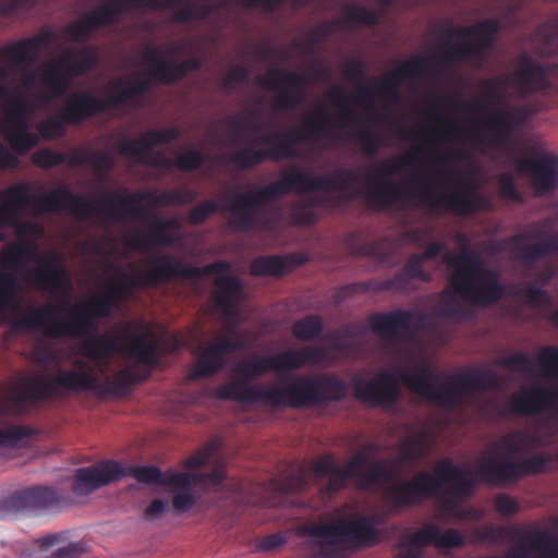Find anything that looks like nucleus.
Wrapping results in <instances>:
<instances>
[{
    "mask_svg": "<svg viewBox=\"0 0 558 558\" xmlns=\"http://www.w3.org/2000/svg\"><path fill=\"white\" fill-rule=\"evenodd\" d=\"M196 191L178 187L157 193L154 190L131 192L126 187L101 191L96 199L74 194L61 184L47 194L32 195L26 182L13 184L0 192V226H12L32 206L36 213L70 211L80 217L101 216L109 221L122 222L145 219L150 207L182 206L193 203Z\"/></svg>",
    "mask_w": 558,
    "mask_h": 558,
    "instance_id": "nucleus-1",
    "label": "nucleus"
},
{
    "mask_svg": "<svg viewBox=\"0 0 558 558\" xmlns=\"http://www.w3.org/2000/svg\"><path fill=\"white\" fill-rule=\"evenodd\" d=\"M356 179L357 172L352 169L339 168L328 174L315 175L292 167L282 172L279 180L266 186L234 193L221 204L216 201L198 204L190 210L187 219L192 225H201L222 209L231 214L239 229L251 230L256 226L263 208L279 196L290 193L339 191L342 193V199L351 201L359 195L352 187Z\"/></svg>",
    "mask_w": 558,
    "mask_h": 558,
    "instance_id": "nucleus-2",
    "label": "nucleus"
},
{
    "mask_svg": "<svg viewBox=\"0 0 558 558\" xmlns=\"http://www.w3.org/2000/svg\"><path fill=\"white\" fill-rule=\"evenodd\" d=\"M504 29L499 19H484L471 26H450L444 33L448 38H469L457 46L449 44L438 53L428 57H412L397 69L384 75L377 87V94L390 101L400 99L401 83L429 74H438L442 69L457 61H470L475 68H481L495 45V37Z\"/></svg>",
    "mask_w": 558,
    "mask_h": 558,
    "instance_id": "nucleus-3",
    "label": "nucleus"
},
{
    "mask_svg": "<svg viewBox=\"0 0 558 558\" xmlns=\"http://www.w3.org/2000/svg\"><path fill=\"white\" fill-rule=\"evenodd\" d=\"M549 462V457L544 454L523 460L488 456L483 458L473 472H466L449 458H445L434 468V476L439 478L441 486L435 497L445 514L463 518L464 515L456 511V498L469 496L473 492L475 480L495 485L514 484L527 475L543 473Z\"/></svg>",
    "mask_w": 558,
    "mask_h": 558,
    "instance_id": "nucleus-4",
    "label": "nucleus"
},
{
    "mask_svg": "<svg viewBox=\"0 0 558 558\" xmlns=\"http://www.w3.org/2000/svg\"><path fill=\"white\" fill-rule=\"evenodd\" d=\"M366 183L364 198L371 207L378 210L402 204L407 198H417L421 206L434 213L446 211L463 217L472 216L485 208V201L476 193L477 185L464 178L448 193H436L433 183L424 180L421 174L410 178L408 191H403L392 180H372Z\"/></svg>",
    "mask_w": 558,
    "mask_h": 558,
    "instance_id": "nucleus-5",
    "label": "nucleus"
},
{
    "mask_svg": "<svg viewBox=\"0 0 558 558\" xmlns=\"http://www.w3.org/2000/svg\"><path fill=\"white\" fill-rule=\"evenodd\" d=\"M143 379L134 371L122 369L112 380L101 383L93 372L76 369H59L53 377L38 374L21 380L12 390L4 404V411L12 415H23L28 412L29 402H40L52 399L60 390L71 392L96 391L99 395H116L119 397L130 392L131 387Z\"/></svg>",
    "mask_w": 558,
    "mask_h": 558,
    "instance_id": "nucleus-6",
    "label": "nucleus"
},
{
    "mask_svg": "<svg viewBox=\"0 0 558 558\" xmlns=\"http://www.w3.org/2000/svg\"><path fill=\"white\" fill-rule=\"evenodd\" d=\"M348 392V384L333 374L303 375L295 377L284 387H246L234 380L217 389L221 400L260 401L270 407L302 409L329 402L342 401Z\"/></svg>",
    "mask_w": 558,
    "mask_h": 558,
    "instance_id": "nucleus-7",
    "label": "nucleus"
},
{
    "mask_svg": "<svg viewBox=\"0 0 558 558\" xmlns=\"http://www.w3.org/2000/svg\"><path fill=\"white\" fill-rule=\"evenodd\" d=\"M329 124L330 119L325 108L319 107L303 120L301 129L291 128L286 133L256 137L245 147L221 158V161L239 170H248L268 160L296 158L299 143H315L323 138L337 140V136L329 132Z\"/></svg>",
    "mask_w": 558,
    "mask_h": 558,
    "instance_id": "nucleus-8",
    "label": "nucleus"
},
{
    "mask_svg": "<svg viewBox=\"0 0 558 558\" xmlns=\"http://www.w3.org/2000/svg\"><path fill=\"white\" fill-rule=\"evenodd\" d=\"M114 301L105 293L94 296L89 302L69 310L64 305L45 304L34 308L27 315L10 322L15 331L44 330L51 338H71L84 340L97 328V320L108 318L114 307Z\"/></svg>",
    "mask_w": 558,
    "mask_h": 558,
    "instance_id": "nucleus-9",
    "label": "nucleus"
},
{
    "mask_svg": "<svg viewBox=\"0 0 558 558\" xmlns=\"http://www.w3.org/2000/svg\"><path fill=\"white\" fill-rule=\"evenodd\" d=\"M108 88L111 92L108 97H99L90 93L72 94L66 105L57 114L38 123L37 130L40 136L45 140L61 137L65 133L66 125H78L96 114L105 113L143 96L149 89V82L117 78L108 84Z\"/></svg>",
    "mask_w": 558,
    "mask_h": 558,
    "instance_id": "nucleus-10",
    "label": "nucleus"
},
{
    "mask_svg": "<svg viewBox=\"0 0 558 558\" xmlns=\"http://www.w3.org/2000/svg\"><path fill=\"white\" fill-rule=\"evenodd\" d=\"M399 375L402 384L411 391L447 410L460 407L471 391L496 390L502 384L501 377L492 369L472 368L461 372L439 387L434 386L438 375L426 364L418 365L414 372L402 368Z\"/></svg>",
    "mask_w": 558,
    "mask_h": 558,
    "instance_id": "nucleus-11",
    "label": "nucleus"
},
{
    "mask_svg": "<svg viewBox=\"0 0 558 558\" xmlns=\"http://www.w3.org/2000/svg\"><path fill=\"white\" fill-rule=\"evenodd\" d=\"M383 519L378 514L364 515L353 513L336 520L314 522L302 527V534L315 538L311 545H318V558H331L333 546L347 548L373 547L381 541V530L376 525Z\"/></svg>",
    "mask_w": 558,
    "mask_h": 558,
    "instance_id": "nucleus-12",
    "label": "nucleus"
},
{
    "mask_svg": "<svg viewBox=\"0 0 558 558\" xmlns=\"http://www.w3.org/2000/svg\"><path fill=\"white\" fill-rule=\"evenodd\" d=\"M461 251L448 262L453 269L449 287L464 301L477 307L498 303L506 294L497 270L485 266L482 257L471 251L472 246H460Z\"/></svg>",
    "mask_w": 558,
    "mask_h": 558,
    "instance_id": "nucleus-13",
    "label": "nucleus"
},
{
    "mask_svg": "<svg viewBox=\"0 0 558 558\" xmlns=\"http://www.w3.org/2000/svg\"><path fill=\"white\" fill-rule=\"evenodd\" d=\"M314 471L317 476L327 477L326 490L329 494L344 489L351 478H356L361 488L369 489L392 482L397 475L386 461H371L364 452L355 453L343 466H339L332 456H325L315 462Z\"/></svg>",
    "mask_w": 558,
    "mask_h": 558,
    "instance_id": "nucleus-14",
    "label": "nucleus"
},
{
    "mask_svg": "<svg viewBox=\"0 0 558 558\" xmlns=\"http://www.w3.org/2000/svg\"><path fill=\"white\" fill-rule=\"evenodd\" d=\"M80 352L99 366H108L116 353H128L141 364L150 367L159 362L157 344L147 341L144 335H135L129 328L113 336H89L83 340Z\"/></svg>",
    "mask_w": 558,
    "mask_h": 558,
    "instance_id": "nucleus-15",
    "label": "nucleus"
},
{
    "mask_svg": "<svg viewBox=\"0 0 558 558\" xmlns=\"http://www.w3.org/2000/svg\"><path fill=\"white\" fill-rule=\"evenodd\" d=\"M77 54L80 58H75V52L69 50L63 57L49 60L41 66L39 80L45 90L38 95V99L43 105L62 97L73 78L97 66L98 56L95 47H84Z\"/></svg>",
    "mask_w": 558,
    "mask_h": 558,
    "instance_id": "nucleus-16",
    "label": "nucleus"
},
{
    "mask_svg": "<svg viewBox=\"0 0 558 558\" xmlns=\"http://www.w3.org/2000/svg\"><path fill=\"white\" fill-rule=\"evenodd\" d=\"M330 77L331 71L320 62H315L310 68V75L274 69L268 76H258L257 84L267 89L279 92L274 102L276 110L291 111L304 101L306 90L312 83L324 82Z\"/></svg>",
    "mask_w": 558,
    "mask_h": 558,
    "instance_id": "nucleus-17",
    "label": "nucleus"
},
{
    "mask_svg": "<svg viewBox=\"0 0 558 558\" xmlns=\"http://www.w3.org/2000/svg\"><path fill=\"white\" fill-rule=\"evenodd\" d=\"M327 357V351L319 345H305L299 350H287L268 356H252L242 360L234 367V374L245 380H253L267 372L299 369L304 365H316Z\"/></svg>",
    "mask_w": 558,
    "mask_h": 558,
    "instance_id": "nucleus-18",
    "label": "nucleus"
},
{
    "mask_svg": "<svg viewBox=\"0 0 558 558\" xmlns=\"http://www.w3.org/2000/svg\"><path fill=\"white\" fill-rule=\"evenodd\" d=\"M548 76L549 71L545 64L534 62L524 56L517 70L505 76L483 80L481 85L489 97H494L506 86H511L520 98H526L537 93L548 92L551 88Z\"/></svg>",
    "mask_w": 558,
    "mask_h": 558,
    "instance_id": "nucleus-19",
    "label": "nucleus"
},
{
    "mask_svg": "<svg viewBox=\"0 0 558 558\" xmlns=\"http://www.w3.org/2000/svg\"><path fill=\"white\" fill-rule=\"evenodd\" d=\"M230 269L231 264L226 260H217L198 267L185 264L170 256H160L151 260L149 269L142 275V278L146 283L156 286L177 277L198 279Z\"/></svg>",
    "mask_w": 558,
    "mask_h": 558,
    "instance_id": "nucleus-20",
    "label": "nucleus"
},
{
    "mask_svg": "<svg viewBox=\"0 0 558 558\" xmlns=\"http://www.w3.org/2000/svg\"><path fill=\"white\" fill-rule=\"evenodd\" d=\"M52 37L50 31H43L0 48V61H8L23 72L22 85L25 88L36 85V72L29 68L35 62L38 51L49 45Z\"/></svg>",
    "mask_w": 558,
    "mask_h": 558,
    "instance_id": "nucleus-21",
    "label": "nucleus"
},
{
    "mask_svg": "<svg viewBox=\"0 0 558 558\" xmlns=\"http://www.w3.org/2000/svg\"><path fill=\"white\" fill-rule=\"evenodd\" d=\"M60 492L49 486H32L14 492L0 501V518L17 511H53L63 505Z\"/></svg>",
    "mask_w": 558,
    "mask_h": 558,
    "instance_id": "nucleus-22",
    "label": "nucleus"
},
{
    "mask_svg": "<svg viewBox=\"0 0 558 558\" xmlns=\"http://www.w3.org/2000/svg\"><path fill=\"white\" fill-rule=\"evenodd\" d=\"M440 488L438 477L428 472H421L410 481L390 486L386 490V501L392 510L398 511L434 498Z\"/></svg>",
    "mask_w": 558,
    "mask_h": 558,
    "instance_id": "nucleus-23",
    "label": "nucleus"
},
{
    "mask_svg": "<svg viewBox=\"0 0 558 558\" xmlns=\"http://www.w3.org/2000/svg\"><path fill=\"white\" fill-rule=\"evenodd\" d=\"M245 349L242 333L231 330L230 335L217 337L202 350L197 364L190 374L193 380L216 375L226 364L228 354Z\"/></svg>",
    "mask_w": 558,
    "mask_h": 558,
    "instance_id": "nucleus-24",
    "label": "nucleus"
},
{
    "mask_svg": "<svg viewBox=\"0 0 558 558\" xmlns=\"http://www.w3.org/2000/svg\"><path fill=\"white\" fill-rule=\"evenodd\" d=\"M548 412L551 417L558 418V386L546 388L534 386L513 395L504 408V414L517 416H534Z\"/></svg>",
    "mask_w": 558,
    "mask_h": 558,
    "instance_id": "nucleus-25",
    "label": "nucleus"
},
{
    "mask_svg": "<svg viewBox=\"0 0 558 558\" xmlns=\"http://www.w3.org/2000/svg\"><path fill=\"white\" fill-rule=\"evenodd\" d=\"M144 60L150 65L147 75L162 85H173L186 77L192 71L201 70V59L191 57L182 61L165 59L155 48H146L143 52Z\"/></svg>",
    "mask_w": 558,
    "mask_h": 558,
    "instance_id": "nucleus-26",
    "label": "nucleus"
},
{
    "mask_svg": "<svg viewBox=\"0 0 558 558\" xmlns=\"http://www.w3.org/2000/svg\"><path fill=\"white\" fill-rule=\"evenodd\" d=\"M510 532L521 542L506 554L507 558H529L530 551L536 553L534 558H558V537L549 531L511 527Z\"/></svg>",
    "mask_w": 558,
    "mask_h": 558,
    "instance_id": "nucleus-27",
    "label": "nucleus"
},
{
    "mask_svg": "<svg viewBox=\"0 0 558 558\" xmlns=\"http://www.w3.org/2000/svg\"><path fill=\"white\" fill-rule=\"evenodd\" d=\"M442 247L427 246L428 250L424 255H411L400 272L396 274L392 278L375 282L374 289L376 291L409 292L414 288L412 284L413 279L429 282L433 276L423 269L422 264L425 259L438 255Z\"/></svg>",
    "mask_w": 558,
    "mask_h": 558,
    "instance_id": "nucleus-28",
    "label": "nucleus"
},
{
    "mask_svg": "<svg viewBox=\"0 0 558 558\" xmlns=\"http://www.w3.org/2000/svg\"><path fill=\"white\" fill-rule=\"evenodd\" d=\"M123 474L124 468L113 460L80 468L74 473L72 492L78 496H86L102 486L119 481Z\"/></svg>",
    "mask_w": 558,
    "mask_h": 558,
    "instance_id": "nucleus-29",
    "label": "nucleus"
},
{
    "mask_svg": "<svg viewBox=\"0 0 558 558\" xmlns=\"http://www.w3.org/2000/svg\"><path fill=\"white\" fill-rule=\"evenodd\" d=\"M354 397L375 405H392L400 400L401 389L395 374L380 372L371 380H356Z\"/></svg>",
    "mask_w": 558,
    "mask_h": 558,
    "instance_id": "nucleus-30",
    "label": "nucleus"
},
{
    "mask_svg": "<svg viewBox=\"0 0 558 558\" xmlns=\"http://www.w3.org/2000/svg\"><path fill=\"white\" fill-rule=\"evenodd\" d=\"M518 170L533 175L536 195L549 194L558 186L557 161L550 155L520 159Z\"/></svg>",
    "mask_w": 558,
    "mask_h": 558,
    "instance_id": "nucleus-31",
    "label": "nucleus"
},
{
    "mask_svg": "<svg viewBox=\"0 0 558 558\" xmlns=\"http://www.w3.org/2000/svg\"><path fill=\"white\" fill-rule=\"evenodd\" d=\"M4 260L0 269V314H7L10 310H19L15 301L17 279L5 267L22 266L25 263V250L28 246H5ZM37 248L38 246H33Z\"/></svg>",
    "mask_w": 558,
    "mask_h": 558,
    "instance_id": "nucleus-32",
    "label": "nucleus"
},
{
    "mask_svg": "<svg viewBox=\"0 0 558 558\" xmlns=\"http://www.w3.org/2000/svg\"><path fill=\"white\" fill-rule=\"evenodd\" d=\"M465 544V537L456 529L442 532L436 524H426L414 534L402 536L400 546L404 548H420L435 545L440 548H458Z\"/></svg>",
    "mask_w": 558,
    "mask_h": 558,
    "instance_id": "nucleus-33",
    "label": "nucleus"
},
{
    "mask_svg": "<svg viewBox=\"0 0 558 558\" xmlns=\"http://www.w3.org/2000/svg\"><path fill=\"white\" fill-rule=\"evenodd\" d=\"M37 287L52 294L69 293L72 290L71 277L65 266L56 257L43 258L38 268L29 274Z\"/></svg>",
    "mask_w": 558,
    "mask_h": 558,
    "instance_id": "nucleus-34",
    "label": "nucleus"
},
{
    "mask_svg": "<svg viewBox=\"0 0 558 558\" xmlns=\"http://www.w3.org/2000/svg\"><path fill=\"white\" fill-rule=\"evenodd\" d=\"M217 275L214 280L216 290L213 294L215 306L226 318H235L239 315L238 301L243 294L242 280L236 276L226 275V271Z\"/></svg>",
    "mask_w": 558,
    "mask_h": 558,
    "instance_id": "nucleus-35",
    "label": "nucleus"
},
{
    "mask_svg": "<svg viewBox=\"0 0 558 558\" xmlns=\"http://www.w3.org/2000/svg\"><path fill=\"white\" fill-rule=\"evenodd\" d=\"M343 21L325 22L318 25L313 31V38L311 39L312 45H317L323 41L328 35H330L336 27H345L344 23L348 24H360L365 26H376L381 14L375 10L367 9L357 3H351L344 8Z\"/></svg>",
    "mask_w": 558,
    "mask_h": 558,
    "instance_id": "nucleus-36",
    "label": "nucleus"
},
{
    "mask_svg": "<svg viewBox=\"0 0 558 558\" xmlns=\"http://www.w3.org/2000/svg\"><path fill=\"white\" fill-rule=\"evenodd\" d=\"M116 13L117 10L113 5L101 4L90 10L83 19L69 25L66 34L71 40L82 43L86 40L94 31L117 24L114 21Z\"/></svg>",
    "mask_w": 558,
    "mask_h": 558,
    "instance_id": "nucleus-37",
    "label": "nucleus"
},
{
    "mask_svg": "<svg viewBox=\"0 0 558 558\" xmlns=\"http://www.w3.org/2000/svg\"><path fill=\"white\" fill-rule=\"evenodd\" d=\"M180 136L181 131L177 126L149 130L140 138H123L118 145V150L121 155H148L154 146L169 144Z\"/></svg>",
    "mask_w": 558,
    "mask_h": 558,
    "instance_id": "nucleus-38",
    "label": "nucleus"
},
{
    "mask_svg": "<svg viewBox=\"0 0 558 558\" xmlns=\"http://www.w3.org/2000/svg\"><path fill=\"white\" fill-rule=\"evenodd\" d=\"M410 310H395L388 313H375L368 316L367 322L373 332L388 340L399 338L400 330H408L413 320Z\"/></svg>",
    "mask_w": 558,
    "mask_h": 558,
    "instance_id": "nucleus-39",
    "label": "nucleus"
},
{
    "mask_svg": "<svg viewBox=\"0 0 558 558\" xmlns=\"http://www.w3.org/2000/svg\"><path fill=\"white\" fill-rule=\"evenodd\" d=\"M124 476H133L142 484H156L160 486H186L190 482V473L165 472L158 466H129L124 469Z\"/></svg>",
    "mask_w": 558,
    "mask_h": 558,
    "instance_id": "nucleus-40",
    "label": "nucleus"
},
{
    "mask_svg": "<svg viewBox=\"0 0 558 558\" xmlns=\"http://www.w3.org/2000/svg\"><path fill=\"white\" fill-rule=\"evenodd\" d=\"M1 132L15 155H26L38 145V136L29 131L28 118H20L11 122L5 121Z\"/></svg>",
    "mask_w": 558,
    "mask_h": 558,
    "instance_id": "nucleus-41",
    "label": "nucleus"
},
{
    "mask_svg": "<svg viewBox=\"0 0 558 558\" xmlns=\"http://www.w3.org/2000/svg\"><path fill=\"white\" fill-rule=\"evenodd\" d=\"M529 119L526 108L512 106L505 111L493 112L486 120V125L494 132L499 141L510 138L514 128L520 126Z\"/></svg>",
    "mask_w": 558,
    "mask_h": 558,
    "instance_id": "nucleus-42",
    "label": "nucleus"
},
{
    "mask_svg": "<svg viewBox=\"0 0 558 558\" xmlns=\"http://www.w3.org/2000/svg\"><path fill=\"white\" fill-rule=\"evenodd\" d=\"M305 258L301 255L257 257L251 263L250 270L253 276L281 277L302 265Z\"/></svg>",
    "mask_w": 558,
    "mask_h": 558,
    "instance_id": "nucleus-43",
    "label": "nucleus"
},
{
    "mask_svg": "<svg viewBox=\"0 0 558 558\" xmlns=\"http://www.w3.org/2000/svg\"><path fill=\"white\" fill-rule=\"evenodd\" d=\"M343 76L347 81L359 83L353 101L365 109L374 107L375 89L372 86L362 84L365 78L366 64L361 59H352L343 65Z\"/></svg>",
    "mask_w": 558,
    "mask_h": 558,
    "instance_id": "nucleus-44",
    "label": "nucleus"
},
{
    "mask_svg": "<svg viewBox=\"0 0 558 558\" xmlns=\"http://www.w3.org/2000/svg\"><path fill=\"white\" fill-rule=\"evenodd\" d=\"M153 208L150 207L148 216L141 221V223L145 225L150 231L151 235L155 238L156 242L154 244H174L171 239V232L175 226V222L170 219H163L161 217L156 216L153 213ZM123 244H151L150 242H135L128 241Z\"/></svg>",
    "mask_w": 558,
    "mask_h": 558,
    "instance_id": "nucleus-45",
    "label": "nucleus"
},
{
    "mask_svg": "<svg viewBox=\"0 0 558 558\" xmlns=\"http://www.w3.org/2000/svg\"><path fill=\"white\" fill-rule=\"evenodd\" d=\"M182 0H106L105 5H113L117 10L114 14L116 23H119L122 15L131 9L150 8L156 10H172L178 7Z\"/></svg>",
    "mask_w": 558,
    "mask_h": 558,
    "instance_id": "nucleus-46",
    "label": "nucleus"
},
{
    "mask_svg": "<svg viewBox=\"0 0 558 558\" xmlns=\"http://www.w3.org/2000/svg\"><path fill=\"white\" fill-rule=\"evenodd\" d=\"M432 442L425 432L405 438L400 445L401 461L417 462L429 454Z\"/></svg>",
    "mask_w": 558,
    "mask_h": 558,
    "instance_id": "nucleus-47",
    "label": "nucleus"
},
{
    "mask_svg": "<svg viewBox=\"0 0 558 558\" xmlns=\"http://www.w3.org/2000/svg\"><path fill=\"white\" fill-rule=\"evenodd\" d=\"M414 161H415L414 151H412L408 155L398 157L396 159H386V160L381 161L379 165H377L376 167L372 168L366 173L365 179H366V181L383 180V179L390 180V178L393 177L395 174H397L400 170L413 166Z\"/></svg>",
    "mask_w": 558,
    "mask_h": 558,
    "instance_id": "nucleus-48",
    "label": "nucleus"
},
{
    "mask_svg": "<svg viewBox=\"0 0 558 558\" xmlns=\"http://www.w3.org/2000/svg\"><path fill=\"white\" fill-rule=\"evenodd\" d=\"M174 9L178 10L172 13L171 21L178 24L189 23L191 21H204L215 11L214 7L209 3L194 5L191 0H182Z\"/></svg>",
    "mask_w": 558,
    "mask_h": 558,
    "instance_id": "nucleus-49",
    "label": "nucleus"
},
{
    "mask_svg": "<svg viewBox=\"0 0 558 558\" xmlns=\"http://www.w3.org/2000/svg\"><path fill=\"white\" fill-rule=\"evenodd\" d=\"M324 330V322L319 315H307L292 325V335L301 341L317 339Z\"/></svg>",
    "mask_w": 558,
    "mask_h": 558,
    "instance_id": "nucleus-50",
    "label": "nucleus"
},
{
    "mask_svg": "<svg viewBox=\"0 0 558 558\" xmlns=\"http://www.w3.org/2000/svg\"><path fill=\"white\" fill-rule=\"evenodd\" d=\"M348 138L359 143L362 153L367 157L376 156L383 146L381 136L368 126L351 133Z\"/></svg>",
    "mask_w": 558,
    "mask_h": 558,
    "instance_id": "nucleus-51",
    "label": "nucleus"
},
{
    "mask_svg": "<svg viewBox=\"0 0 558 558\" xmlns=\"http://www.w3.org/2000/svg\"><path fill=\"white\" fill-rule=\"evenodd\" d=\"M513 295L522 299L533 308H539L549 304V294L543 289L534 286L532 282L520 283L515 287Z\"/></svg>",
    "mask_w": 558,
    "mask_h": 558,
    "instance_id": "nucleus-52",
    "label": "nucleus"
},
{
    "mask_svg": "<svg viewBox=\"0 0 558 558\" xmlns=\"http://www.w3.org/2000/svg\"><path fill=\"white\" fill-rule=\"evenodd\" d=\"M510 244H558V242H554L548 236V225L545 222H539L533 225L531 227H525L522 232H520L513 239V242Z\"/></svg>",
    "mask_w": 558,
    "mask_h": 558,
    "instance_id": "nucleus-53",
    "label": "nucleus"
},
{
    "mask_svg": "<svg viewBox=\"0 0 558 558\" xmlns=\"http://www.w3.org/2000/svg\"><path fill=\"white\" fill-rule=\"evenodd\" d=\"M535 37L547 52H558V17L541 24L535 31Z\"/></svg>",
    "mask_w": 558,
    "mask_h": 558,
    "instance_id": "nucleus-54",
    "label": "nucleus"
},
{
    "mask_svg": "<svg viewBox=\"0 0 558 558\" xmlns=\"http://www.w3.org/2000/svg\"><path fill=\"white\" fill-rule=\"evenodd\" d=\"M32 107L21 89L20 94L9 99L5 106V121L11 122L20 118H29Z\"/></svg>",
    "mask_w": 558,
    "mask_h": 558,
    "instance_id": "nucleus-55",
    "label": "nucleus"
},
{
    "mask_svg": "<svg viewBox=\"0 0 558 558\" xmlns=\"http://www.w3.org/2000/svg\"><path fill=\"white\" fill-rule=\"evenodd\" d=\"M537 364L547 377L558 376V347L545 345L537 354Z\"/></svg>",
    "mask_w": 558,
    "mask_h": 558,
    "instance_id": "nucleus-56",
    "label": "nucleus"
},
{
    "mask_svg": "<svg viewBox=\"0 0 558 558\" xmlns=\"http://www.w3.org/2000/svg\"><path fill=\"white\" fill-rule=\"evenodd\" d=\"M189 478L190 482L186 486H172L174 488L172 506L178 512H186L196 504V498L192 492L194 478L191 474Z\"/></svg>",
    "mask_w": 558,
    "mask_h": 558,
    "instance_id": "nucleus-57",
    "label": "nucleus"
},
{
    "mask_svg": "<svg viewBox=\"0 0 558 558\" xmlns=\"http://www.w3.org/2000/svg\"><path fill=\"white\" fill-rule=\"evenodd\" d=\"M205 159V155L202 151L189 149L173 159V168L184 172H193L204 165Z\"/></svg>",
    "mask_w": 558,
    "mask_h": 558,
    "instance_id": "nucleus-58",
    "label": "nucleus"
},
{
    "mask_svg": "<svg viewBox=\"0 0 558 558\" xmlns=\"http://www.w3.org/2000/svg\"><path fill=\"white\" fill-rule=\"evenodd\" d=\"M329 98L333 105L341 107V111L339 113L341 125H353L355 121V114L353 110H351L349 107L343 106V101L345 98V89L342 86L332 87L331 90L329 92Z\"/></svg>",
    "mask_w": 558,
    "mask_h": 558,
    "instance_id": "nucleus-59",
    "label": "nucleus"
},
{
    "mask_svg": "<svg viewBox=\"0 0 558 558\" xmlns=\"http://www.w3.org/2000/svg\"><path fill=\"white\" fill-rule=\"evenodd\" d=\"M499 193L504 198L511 199L515 203H523L524 197L518 190L514 177L510 172H501L498 178Z\"/></svg>",
    "mask_w": 558,
    "mask_h": 558,
    "instance_id": "nucleus-60",
    "label": "nucleus"
},
{
    "mask_svg": "<svg viewBox=\"0 0 558 558\" xmlns=\"http://www.w3.org/2000/svg\"><path fill=\"white\" fill-rule=\"evenodd\" d=\"M66 160V154L52 150L50 148H43L33 155L35 165L44 169H52Z\"/></svg>",
    "mask_w": 558,
    "mask_h": 558,
    "instance_id": "nucleus-61",
    "label": "nucleus"
},
{
    "mask_svg": "<svg viewBox=\"0 0 558 558\" xmlns=\"http://www.w3.org/2000/svg\"><path fill=\"white\" fill-rule=\"evenodd\" d=\"M497 364L509 369L521 371L523 373H531L533 361L527 353L515 352L508 356L499 359Z\"/></svg>",
    "mask_w": 558,
    "mask_h": 558,
    "instance_id": "nucleus-62",
    "label": "nucleus"
},
{
    "mask_svg": "<svg viewBox=\"0 0 558 558\" xmlns=\"http://www.w3.org/2000/svg\"><path fill=\"white\" fill-rule=\"evenodd\" d=\"M33 435V429L27 426H11L0 429V446L13 447L22 439Z\"/></svg>",
    "mask_w": 558,
    "mask_h": 558,
    "instance_id": "nucleus-63",
    "label": "nucleus"
},
{
    "mask_svg": "<svg viewBox=\"0 0 558 558\" xmlns=\"http://www.w3.org/2000/svg\"><path fill=\"white\" fill-rule=\"evenodd\" d=\"M131 292V284L125 276H122L118 281L109 283L106 295H110V300L114 301V305L125 300Z\"/></svg>",
    "mask_w": 558,
    "mask_h": 558,
    "instance_id": "nucleus-64",
    "label": "nucleus"
}]
</instances>
